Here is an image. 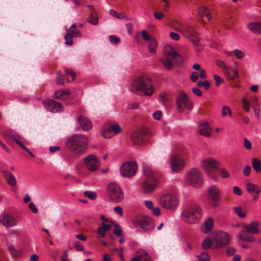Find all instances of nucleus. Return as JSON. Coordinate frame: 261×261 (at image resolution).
Returning a JSON list of instances; mask_svg holds the SVG:
<instances>
[{
    "label": "nucleus",
    "instance_id": "31",
    "mask_svg": "<svg viewBox=\"0 0 261 261\" xmlns=\"http://www.w3.org/2000/svg\"><path fill=\"white\" fill-rule=\"evenodd\" d=\"M215 244V241L212 237V234L210 237L204 239L202 243V247L203 249L206 250L211 248H213V246Z\"/></svg>",
    "mask_w": 261,
    "mask_h": 261
},
{
    "label": "nucleus",
    "instance_id": "59",
    "mask_svg": "<svg viewBox=\"0 0 261 261\" xmlns=\"http://www.w3.org/2000/svg\"><path fill=\"white\" fill-rule=\"evenodd\" d=\"M251 170V167L249 165H246L244 169L243 174L245 176H248L250 174Z\"/></svg>",
    "mask_w": 261,
    "mask_h": 261
},
{
    "label": "nucleus",
    "instance_id": "27",
    "mask_svg": "<svg viewBox=\"0 0 261 261\" xmlns=\"http://www.w3.org/2000/svg\"><path fill=\"white\" fill-rule=\"evenodd\" d=\"M130 261H152V260L145 250H140L137 252V255L132 258Z\"/></svg>",
    "mask_w": 261,
    "mask_h": 261
},
{
    "label": "nucleus",
    "instance_id": "44",
    "mask_svg": "<svg viewBox=\"0 0 261 261\" xmlns=\"http://www.w3.org/2000/svg\"><path fill=\"white\" fill-rule=\"evenodd\" d=\"M178 54L177 51H176L173 48L171 47L170 50L166 51L165 56L166 57V56H170L174 59L176 56L177 57Z\"/></svg>",
    "mask_w": 261,
    "mask_h": 261
},
{
    "label": "nucleus",
    "instance_id": "62",
    "mask_svg": "<svg viewBox=\"0 0 261 261\" xmlns=\"http://www.w3.org/2000/svg\"><path fill=\"white\" fill-rule=\"evenodd\" d=\"M74 247L77 251H81L83 250V246L79 241H76L75 242Z\"/></svg>",
    "mask_w": 261,
    "mask_h": 261
},
{
    "label": "nucleus",
    "instance_id": "64",
    "mask_svg": "<svg viewBox=\"0 0 261 261\" xmlns=\"http://www.w3.org/2000/svg\"><path fill=\"white\" fill-rule=\"evenodd\" d=\"M29 207L34 214L37 213L38 211L37 207L33 202H30L29 204Z\"/></svg>",
    "mask_w": 261,
    "mask_h": 261
},
{
    "label": "nucleus",
    "instance_id": "29",
    "mask_svg": "<svg viewBox=\"0 0 261 261\" xmlns=\"http://www.w3.org/2000/svg\"><path fill=\"white\" fill-rule=\"evenodd\" d=\"M214 226V221L212 217H208L204 222L202 227V230L204 233H207L210 232Z\"/></svg>",
    "mask_w": 261,
    "mask_h": 261
},
{
    "label": "nucleus",
    "instance_id": "35",
    "mask_svg": "<svg viewBox=\"0 0 261 261\" xmlns=\"http://www.w3.org/2000/svg\"><path fill=\"white\" fill-rule=\"evenodd\" d=\"M157 48V41L155 39H152L148 45V51L149 53L155 54Z\"/></svg>",
    "mask_w": 261,
    "mask_h": 261
},
{
    "label": "nucleus",
    "instance_id": "54",
    "mask_svg": "<svg viewBox=\"0 0 261 261\" xmlns=\"http://www.w3.org/2000/svg\"><path fill=\"white\" fill-rule=\"evenodd\" d=\"M220 171L222 178H227L229 177L230 174L226 169L222 168Z\"/></svg>",
    "mask_w": 261,
    "mask_h": 261
},
{
    "label": "nucleus",
    "instance_id": "46",
    "mask_svg": "<svg viewBox=\"0 0 261 261\" xmlns=\"http://www.w3.org/2000/svg\"><path fill=\"white\" fill-rule=\"evenodd\" d=\"M84 195L92 200H94L96 198V194L93 191H85Z\"/></svg>",
    "mask_w": 261,
    "mask_h": 261
},
{
    "label": "nucleus",
    "instance_id": "12",
    "mask_svg": "<svg viewBox=\"0 0 261 261\" xmlns=\"http://www.w3.org/2000/svg\"><path fill=\"white\" fill-rule=\"evenodd\" d=\"M187 177L190 184L194 187L198 188L203 184L201 173L196 169H192L188 172Z\"/></svg>",
    "mask_w": 261,
    "mask_h": 261
},
{
    "label": "nucleus",
    "instance_id": "8",
    "mask_svg": "<svg viewBox=\"0 0 261 261\" xmlns=\"http://www.w3.org/2000/svg\"><path fill=\"white\" fill-rule=\"evenodd\" d=\"M107 191L110 199L114 202H120L124 198V194L120 186L116 182L110 183L108 186Z\"/></svg>",
    "mask_w": 261,
    "mask_h": 261
},
{
    "label": "nucleus",
    "instance_id": "19",
    "mask_svg": "<svg viewBox=\"0 0 261 261\" xmlns=\"http://www.w3.org/2000/svg\"><path fill=\"white\" fill-rule=\"evenodd\" d=\"M246 190L252 196L254 201H256L258 198V195L261 192V188L257 185L251 182H248L246 185Z\"/></svg>",
    "mask_w": 261,
    "mask_h": 261
},
{
    "label": "nucleus",
    "instance_id": "38",
    "mask_svg": "<svg viewBox=\"0 0 261 261\" xmlns=\"http://www.w3.org/2000/svg\"><path fill=\"white\" fill-rule=\"evenodd\" d=\"M95 15L96 12H91L89 17L87 19V21L92 25H97L98 23V17Z\"/></svg>",
    "mask_w": 261,
    "mask_h": 261
},
{
    "label": "nucleus",
    "instance_id": "14",
    "mask_svg": "<svg viewBox=\"0 0 261 261\" xmlns=\"http://www.w3.org/2000/svg\"><path fill=\"white\" fill-rule=\"evenodd\" d=\"M137 170V165L135 161H129L123 163L120 167V173L123 177L133 176Z\"/></svg>",
    "mask_w": 261,
    "mask_h": 261
},
{
    "label": "nucleus",
    "instance_id": "15",
    "mask_svg": "<svg viewBox=\"0 0 261 261\" xmlns=\"http://www.w3.org/2000/svg\"><path fill=\"white\" fill-rule=\"evenodd\" d=\"M87 169L90 171L97 170L100 167V161L98 158L94 154H91L84 160Z\"/></svg>",
    "mask_w": 261,
    "mask_h": 261
},
{
    "label": "nucleus",
    "instance_id": "63",
    "mask_svg": "<svg viewBox=\"0 0 261 261\" xmlns=\"http://www.w3.org/2000/svg\"><path fill=\"white\" fill-rule=\"evenodd\" d=\"M170 37L172 39L175 41H178L180 38L179 35L175 32H171L170 33Z\"/></svg>",
    "mask_w": 261,
    "mask_h": 261
},
{
    "label": "nucleus",
    "instance_id": "52",
    "mask_svg": "<svg viewBox=\"0 0 261 261\" xmlns=\"http://www.w3.org/2000/svg\"><path fill=\"white\" fill-rule=\"evenodd\" d=\"M141 35L142 38L146 41H150L152 39L150 34L145 30L142 31Z\"/></svg>",
    "mask_w": 261,
    "mask_h": 261
},
{
    "label": "nucleus",
    "instance_id": "1",
    "mask_svg": "<svg viewBox=\"0 0 261 261\" xmlns=\"http://www.w3.org/2000/svg\"><path fill=\"white\" fill-rule=\"evenodd\" d=\"M66 144L71 151L80 154L84 153L88 147V138L83 134H74L67 140Z\"/></svg>",
    "mask_w": 261,
    "mask_h": 261
},
{
    "label": "nucleus",
    "instance_id": "33",
    "mask_svg": "<svg viewBox=\"0 0 261 261\" xmlns=\"http://www.w3.org/2000/svg\"><path fill=\"white\" fill-rule=\"evenodd\" d=\"M70 91L67 90H59L54 93V98L56 99H66L69 95Z\"/></svg>",
    "mask_w": 261,
    "mask_h": 261
},
{
    "label": "nucleus",
    "instance_id": "39",
    "mask_svg": "<svg viewBox=\"0 0 261 261\" xmlns=\"http://www.w3.org/2000/svg\"><path fill=\"white\" fill-rule=\"evenodd\" d=\"M227 115L229 117H231L232 116V112L229 107L224 106L221 109V116L222 117H225Z\"/></svg>",
    "mask_w": 261,
    "mask_h": 261
},
{
    "label": "nucleus",
    "instance_id": "49",
    "mask_svg": "<svg viewBox=\"0 0 261 261\" xmlns=\"http://www.w3.org/2000/svg\"><path fill=\"white\" fill-rule=\"evenodd\" d=\"M65 72L66 76L70 75L72 78V81L75 79V73L71 70L65 68Z\"/></svg>",
    "mask_w": 261,
    "mask_h": 261
},
{
    "label": "nucleus",
    "instance_id": "56",
    "mask_svg": "<svg viewBox=\"0 0 261 261\" xmlns=\"http://www.w3.org/2000/svg\"><path fill=\"white\" fill-rule=\"evenodd\" d=\"M115 226L116 229L113 231V233L117 237H121L122 233V230L118 224H116Z\"/></svg>",
    "mask_w": 261,
    "mask_h": 261
},
{
    "label": "nucleus",
    "instance_id": "43",
    "mask_svg": "<svg viewBox=\"0 0 261 261\" xmlns=\"http://www.w3.org/2000/svg\"><path fill=\"white\" fill-rule=\"evenodd\" d=\"M56 82L57 84L64 85V75L61 74V71H58L57 72Z\"/></svg>",
    "mask_w": 261,
    "mask_h": 261
},
{
    "label": "nucleus",
    "instance_id": "57",
    "mask_svg": "<svg viewBox=\"0 0 261 261\" xmlns=\"http://www.w3.org/2000/svg\"><path fill=\"white\" fill-rule=\"evenodd\" d=\"M253 107V110L254 112V114L255 117L258 119L260 117V108L259 106H258L256 103L255 107Z\"/></svg>",
    "mask_w": 261,
    "mask_h": 261
},
{
    "label": "nucleus",
    "instance_id": "60",
    "mask_svg": "<svg viewBox=\"0 0 261 261\" xmlns=\"http://www.w3.org/2000/svg\"><path fill=\"white\" fill-rule=\"evenodd\" d=\"M214 79L216 82V85L217 87L220 86V85L222 83L223 80L218 75H214Z\"/></svg>",
    "mask_w": 261,
    "mask_h": 261
},
{
    "label": "nucleus",
    "instance_id": "4",
    "mask_svg": "<svg viewBox=\"0 0 261 261\" xmlns=\"http://www.w3.org/2000/svg\"><path fill=\"white\" fill-rule=\"evenodd\" d=\"M258 223L256 221H252L249 224H244L243 226V230H242V234L238 236V238L240 241H243L247 242H253L254 241V238L246 232L251 234H258L259 233V230L258 228Z\"/></svg>",
    "mask_w": 261,
    "mask_h": 261
},
{
    "label": "nucleus",
    "instance_id": "16",
    "mask_svg": "<svg viewBox=\"0 0 261 261\" xmlns=\"http://www.w3.org/2000/svg\"><path fill=\"white\" fill-rule=\"evenodd\" d=\"M219 163L213 158H209L204 160L201 164L202 169L207 173H211L218 169Z\"/></svg>",
    "mask_w": 261,
    "mask_h": 261
},
{
    "label": "nucleus",
    "instance_id": "51",
    "mask_svg": "<svg viewBox=\"0 0 261 261\" xmlns=\"http://www.w3.org/2000/svg\"><path fill=\"white\" fill-rule=\"evenodd\" d=\"M234 54L236 58L237 59H242L245 56V54H244V53L238 49H236L234 50Z\"/></svg>",
    "mask_w": 261,
    "mask_h": 261
},
{
    "label": "nucleus",
    "instance_id": "23",
    "mask_svg": "<svg viewBox=\"0 0 261 261\" xmlns=\"http://www.w3.org/2000/svg\"><path fill=\"white\" fill-rule=\"evenodd\" d=\"M212 129L208 122H204L199 125V133L205 137L211 136Z\"/></svg>",
    "mask_w": 261,
    "mask_h": 261
},
{
    "label": "nucleus",
    "instance_id": "40",
    "mask_svg": "<svg viewBox=\"0 0 261 261\" xmlns=\"http://www.w3.org/2000/svg\"><path fill=\"white\" fill-rule=\"evenodd\" d=\"M8 248L9 251L13 256V257L15 258L20 255V253L17 251L12 245L8 244Z\"/></svg>",
    "mask_w": 261,
    "mask_h": 261
},
{
    "label": "nucleus",
    "instance_id": "20",
    "mask_svg": "<svg viewBox=\"0 0 261 261\" xmlns=\"http://www.w3.org/2000/svg\"><path fill=\"white\" fill-rule=\"evenodd\" d=\"M0 222L7 227H12L17 224L15 218L7 214H2L0 215Z\"/></svg>",
    "mask_w": 261,
    "mask_h": 261
},
{
    "label": "nucleus",
    "instance_id": "17",
    "mask_svg": "<svg viewBox=\"0 0 261 261\" xmlns=\"http://www.w3.org/2000/svg\"><path fill=\"white\" fill-rule=\"evenodd\" d=\"M185 165V161L178 154H173L171 158V166L172 170L178 172L181 170Z\"/></svg>",
    "mask_w": 261,
    "mask_h": 261
},
{
    "label": "nucleus",
    "instance_id": "9",
    "mask_svg": "<svg viewBox=\"0 0 261 261\" xmlns=\"http://www.w3.org/2000/svg\"><path fill=\"white\" fill-rule=\"evenodd\" d=\"M212 237L215 241V244L213 249H218L226 246L230 241L229 236L223 231H215L212 233Z\"/></svg>",
    "mask_w": 261,
    "mask_h": 261
},
{
    "label": "nucleus",
    "instance_id": "28",
    "mask_svg": "<svg viewBox=\"0 0 261 261\" xmlns=\"http://www.w3.org/2000/svg\"><path fill=\"white\" fill-rule=\"evenodd\" d=\"M247 28L253 33L261 34V22H249L247 24Z\"/></svg>",
    "mask_w": 261,
    "mask_h": 261
},
{
    "label": "nucleus",
    "instance_id": "24",
    "mask_svg": "<svg viewBox=\"0 0 261 261\" xmlns=\"http://www.w3.org/2000/svg\"><path fill=\"white\" fill-rule=\"evenodd\" d=\"M78 121L82 129L84 130H89L92 127L91 122L87 117L85 116H80L78 117Z\"/></svg>",
    "mask_w": 261,
    "mask_h": 261
},
{
    "label": "nucleus",
    "instance_id": "34",
    "mask_svg": "<svg viewBox=\"0 0 261 261\" xmlns=\"http://www.w3.org/2000/svg\"><path fill=\"white\" fill-rule=\"evenodd\" d=\"M160 61L164 65V67L166 69L170 70L172 69L173 66V62L167 57L160 58Z\"/></svg>",
    "mask_w": 261,
    "mask_h": 261
},
{
    "label": "nucleus",
    "instance_id": "48",
    "mask_svg": "<svg viewBox=\"0 0 261 261\" xmlns=\"http://www.w3.org/2000/svg\"><path fill=\"white\" fill-rule=\"evenodd\" d=\"M191 42L195 46H196L195 49L197 51H200L201 50L202 47L199 43L198 38L193 39L191 40Z\"/></svg>",
    "mask_w": 261,
    "mask_h": 261
},
{
    "label": "nucleus",
    "instance_id": "11",
    "mask_svg": "<svg viewBox=\"0 0 261 261\" xmlns=\"http://www.w3.org/2000/svg\"><path fill=\"white\" fill-rule=\"evenodd\" d=\"M160 204L165 208L174 210L178 204V199L175 195L168 194L163 195L160 199Z\"/></svg>",
    "mask_w": 261,
    "mask_h": 261
},
{
    "label": "nucleus",
    "instance_id": "61",
    "mask_svg": "<svg viewBox=\"0 0 261 261\" xmlns=\"http://www.w3.org/2000/svg\"><path fill=\"white\" fill-rule=\"evenodd\" d=\"M154 17L158 20H161L164 16V14L160 12H155L153 14Z\"/></svg>",
    "mask_w": 261,
    "mask_h": 261
},
{
    "label": "nucleus",
    "instance_id": "6",
    "mask_svg": "<svg viewBox=\"0 0 261 261\" xmlns=\"http://www.w3.org/2000/svg\"><path fill=\"white\" fill-rule=\"evenodd\" d=\"M144 171L146 175V178L142 183V187L145 193H149L154 190L158 185V182L150 169L147 167L144 168Z\"/></svg>",
    "mask_w": 261,
    "mask_h": 261
},
{
    "label": "nucleus",
    "instance_id": "22",
    "mask_svg": "<svg viewBox=\"0 0 261 261\" xmlns=\"http://www.w3.org/2000/svg\"><path fill=\"white\" fill-rule=\"evenodd\" d=\"M44 105H45L46 109L51 112H61L62 110V105L60 103L53 100H48L46 104L45 102H44Z\"/></svg>",
    "mask_w": 261,
    "mask_h": 261
},
{
    "label": "nucleus",
    "instance_id": "18",
    "mask_svg": "<svg viewBox=\"0 0 261 261\" xmlns=\"http://www.w3.org/2000/svg\"><path fill=\"white\" fill-rule=\"evenodd\" d=\"M122 132L121 128L118 124L110 123L105 126L103 131V136L105 138H110L109 134L114 133L115 134H120Z\"/></svg>",
    "mask_w": 261,
    "mask_h": 261
},
{
    "label": "nucleus",
    "instance_id": "47",
    "mask_svg": "<svg viewBox=\"0 0 261 261\" xmlns=\"http://www.w3.org/2000/svg\"><path fill=\"white\" fill-rule=\"evenodd\" d=\"M233 71V69L231 68L230 67L227 66L225 69H224L222 71L224 75H225L226 77L228 79H230V72Z\"/></svg>",
    "mask_w": 261,
    "mask_h": 261
},
{
    "label": "nucleus",
    "instance_id": "10",
    "mask_svg": "<svg viewBox=\"0 0 261 261\" xmlns=\"http://www.w3.org/2000/svg\"><path fill=\"white\" fill-rule=\"evenodd\" d=\"M149 133L145 128H142L134 132L131 136L132 141L136 145H143L149 140Z\"/></svg>",
    "mask_w": 261,
    "mask_h": 261
},
{
    "label": "nucleus",
    "instance_id": "25",
    "mask_svg": "<svg viewBox=\"0 0 261 261\" xmlns=\"http://www.w3.org/2000/svg\"><path fill=\"white\" fill-rule=\"evenodd\" d=\"M2 172L3 173V176L6 180L7 184L10 186L15 187L17 181L14 175L10 172L6 170H3Z\"/></svg>",
    "mask_w": 261,
    "mask_h": 261
},
{
    "label": "nucleus",
    "instance_id": "13",
    "mask_svg": "<svg viewBox=\"0 0 261 261\" xmlns=\"http://www.w3.org/2000/svg\"><path fill=\"white\" fill-rule=\"evenodd\" d=\"M208 193L211 206L214 208L218 207L220 204L221 191L216 185L210 187Z\"/></svg>",
    "mask_w": 261,
    "mask_h": 261
},
{
    "label": "nucleus",
    "instance_id": "3",
    "mask_svg": "<svg viewBox=\"0 0 261 261\" xmlns=\"http://www.w3.org/2000/svg\"><path fill=\"white\" fill-rule=\"evenodd\" d=\"M202 210L200 207L193 204L185 208L181 213V218L184 221L189 224L198 223L202 217Z\"/></svg>",
    "mask_w": 261,
    "mask_h": 261
},
{
    "label": "nucleus",
    "instance_id": "41",
    "mask_svg": "<svg viewBox=\"0 0 261 261\" xmlns=\"http://www.w3.org/2000/svg\"><path fill=\"white\" fill-rule=\"evenodd\" d=\"M233 210L235 213L241 218H244L246 216V213L242 211V208L240 206L234 207Z\"/></svg>",
    "mask_w": 261,
    "mask_h": 261
},
{
    "label": "nucleus",
    "instance_id": "26",
    "mask_svg": "<svg viewBox=\"0 0 261 261\" xmlns=\"http://www.w3.org/2000/svg\"><path fill=\"white\" fill-rule=\"evenodd\" d=\"M8 142L10 143L11 140L14 141L22 149L26 151L32 157L34 158L35 155L32 153L29 148L26 147L23 143L20 141V138L14 135L11 136L10 138L6 137Z\"/></svg>",
    "mask_w": 261,
    "mask_h": 261
},
{
    "label": "nucleus",
    "instance_id": "36",
    "mask_svg": "<svg viewBox=\"0 0 261 261\" xmlns=\"http://www.w3.org/2000/svg\"><path fill=\"white\" fill-rule=\"evenodd\" d=\"M71 30H70V29H66V34L65 35L64 38L65 40V43L67 45L71 46L73 44V35L71 34Z\"/></svg>",
    "mask_w": 261,
    "mask_h": 261
},
{
    "label": "nucleus",
    "instance_id": "42",
    "mask_svg": "<svg viewBox=\"0 0 261 261\" xmlns=\"http://www.w3.org/2000/svg\"><path fill=\"white\" fill-rule=\"evenodd\" d=\"M198 258L199 261H209L210 256L207 253L202 252L198 256Z\"/></svg>",
    "mask_w": 261,
    "mask_h": 261
},
{
    "label": "nucleus",
    "instance_id": "37",
    "mask_svg": "<svg viewBox=\"0 0 261 261\" xmlns=\"http://www.w3.org/2000/svg\"><path fill=\"white\" fill-rule=\"evenodd\" d=\"M252 166L253 169L257 172H261V162L257 158L252 160Z\"/></svg>",
    "mask_w": 261,
    "mask_h": 261
},
{
    "label": "nucleus",
    "instance_id": "58",
    "mask_svg": "<svg viewBox=\"0 0 261 261\" xmlns=\"http://www.w3.org/2000/svg\"><path fill=\"white\" fill-rule=\"evenodd\" d=\"M236 252V249L232 247H229L226 249V254L228 256H231L234 254Z\"/></svg>",
    "mask_w": 261,
    "mask_h": 261
},
{
    "label": "nucleus",
    "instance_id": "53",
    "mask_svg": "<svg viewBox=\"0 0 261 261\" xmlns=\"http://www.w3.org/2000/svg\"><path fill=\"white\" fill-rule=\"evenodd\" d=\"M242 102H243V109L247 112H249V110H250V108H249L250 103H249V101L246 98H244L242 100Z\"/></svg>",
    "mask_w": 261,
    "mask_h": 261
},
{
    "label": "nucleus",
    "instance_id": "32",
    "mask_svg": "<svg viewBox=\"0 0 261 261\" xmlns=\"http://www.w3.org/2000/svg\"><path fill=\"white\" fill-rule=\"evenodd\" d=\"M111 228V225L102 223L101 226L98 228L97 232L101 238H104L106 232L109 230Z\"/></svg>",
    "mask_w": 261,
    "mask_h": 261
},
{
    "label": "nucleus",
    "instance_id": "50",
    "mask_svg": "<svg viewBox=\"0 0 261 261\" xmlns=\"http://www.w3.org/2000/svg\"><path fill=\"white\" fill-rule=\"evenodd\" d=\"M109 39L111 42L114 44H117L120 41V38L114 35H111L109 37Z\"/></svg>",
    "mask_w": 261,
    "mask_h": 261
},
{
    "label": "nucleus",
    "instance_id": "2",
    "mask_svg": "<svg viewBox=\"0 0 261 261\" xmlns=\"http://www.w3.org/2000/svg\"><path fill=\"white\" fill-rule=\"evenodd\" d=\"M131 91L135 93L144 92V95L151 96L154 91L151 79L146 75L137 77L132 83Z\"/></svg>",
    "mask_w": 261,
    "mask_h": 261
},
{
    "label": "nucleus",
    "instance_id": "5",
    "mask_svg": "<svg viewBox=\"0 0 261 261\" xmlns=\"http://www.w3.org/2000/svg\"><path fill=\"white\" fill-rule=\"evenodd\" d=\"M175 102L177 110L180 113L184 112L185 108L189 110L193 108V104L188 96L181 90L178 91Z\"/></svg>",
    "mask_w": 261,
    "mask_h": 261
},
{
    "label": "nucleus",
    "instance_id": "45",
    "mask_svg": "<svg viewBox=\"0 0 261 261\" xmlns=\"http://www.w3.org/2000/svg\"><path fill=\"white\" fill-rule=\"evenodd\" d=\"M110 14L118 19H121L124 17V15L121 13H117L115 10L111 9L110 10Z\"/></svg>",
    "mask_w": 261,
    "mask_h": 261
},
{
    "label": "nucleus",
    "instance_id": "21",
    "mask_svg": "<svg viewBox=\"0 0 261 261\" xmlns=\"http://www.w3.org/2000/svg\"><path fill=\"white\" fill-rule=\"evenodd\" d=\"M182 34L187 38L191 39L198 38V34L195 30L191 25L185 24L182 27Z\"/></svg>",
    "mask_w": 261,
    "mask_h": 261
},
{
    "label": "nucleus",
    "instance_id": "7",
    "mask_svg": "<svg viewBox=\"0 0 261 261\" xmlns=\"http://www.w3.org/2000/svg\"><path fill=\"white\" fill-rule=\"evenodd\" d=\"M132 222L135 227H140L144 231H150L154 228L152 219L147 216H137Z\"/></svg>",
    "mask_w": 261,
    "mask_h": 261
},
{
    "label": "nucleus",
    "instance_id": "55",
    "mask_svg": "<svg viewBox=\"0 0 261 261\" xmlns=\"http://www.w3.org/2000/svg\"><path fill=\"white\" fill-rule=\"evenodd\" d=\"M216 64L220 68H221L222 70H223L224 69L227 67V65H226L225 62L220 60H217L216 61Z\"/></svg>",
    "mask_w": 261,
    "mask_h": 261
},
{
    "label": "nucleus",
    "instance_id": "30",
    "mask_svg": "<svg viewBox=\"0 0 261 261\" xmlns=\"http://www.w3.org/2000/svg\"><path fill=\"white\" fill-rule=\"evenodd\" d=\"M198 13L200 17L205 16L208 20H210L212 18L210 10L204 6H201L198 8Z\"/></svg>",
    "mask_w": 261,
    "mask_h": 261
}]
</instances>
